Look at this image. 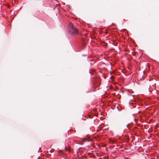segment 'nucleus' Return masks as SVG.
Masks as SVG:
<instances>
[{"label":"nucleus","instance_id":"f257e3e1","mask_svg":"<svg viewBox=\"0 0 159 159\" xmlns=\"http://www.w3.org/2000/svg\"><path fill=\"white\" fill-rule=\"evenodd\" d=\"M68 31L69 33L71 35H75L78 33V31L75 27L71 23L69 24L68 27Z\"/></svg>","mask_w":159,"mask_h":159}]
</instances>
